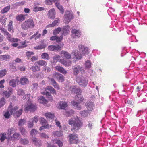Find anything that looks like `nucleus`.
<instances>
[{"mask_svg":"<svg viewBox=\"0 0 147 147\" xmlns=\"http://www.w3.org/2000/svg\"><path fill=\"white\" fill-rule=\"evenodd\" d=\"M68 123L71 126H73V128L71 130L74 133L77 132L82 127L83 124L81 119L78 116L69 119L68 121Z\"/></svg>","mask_w":147,"mask_h":147,"instance_id":"obj_1","label":"nucleus"},{"mask_svg":"<svg viewBox=\"0 0 147 147\" xmlns=\"http://www.w3.org/2000/svg\"><path fill=\"white\" fill-rule=\"evenodd\" d=\"M78 47L80 52L82 54H79L78 53V51L76 50H73L71 53L72 55L74 56L73 58L75 59V61L81 59L82 57V55H84L88 52V48L87 47H85L84 46L82 45H79Z\"/></svg>","mask_w":147,"mask_h":147,"instance_id":"obj_2","label":"nucleus"},{"mask_svg":"<svg viewBox=\"0 0 147 147\" xmlns=\"http://www.w3.org/2000/svg\"><path fill=\"white\" fill-rule=\"evenodd\" d=\"M35 26L33 20L31 18L27 19L21 24L22 28L24 30H27L29 29L32 28Z\"/></svg>","mask_w":147,"mask_h":147,"instance_id":"obj_3","label":"nucleus"},{"mask_svg":"<svg viewBox=\"0 0 147 147\" xmlns=\"http://www.w3.org/2000/svg\"><path fill=\"white\" fill-rule=\"evenodd\" d=\"M11 107V104L8 108V110L10 111L11 114L13 115L15 117H19L22 113V109H20L17 111L16 110L18 109V107L17 106H15L12 108Z\"/></svg>","mask_w":147,"mask_h":147,"instance_id":"obj_4","label":"nucleus"},{"mask_svg":"<svg viewBox=\"0 0 147 147\" xmlns=\"http://www.w3.org/2000/svg\"><path fill=\"white\" fill-rule=\"evenodd\" d=\"M76 82L78 84L81 86L85 87L88 83V80L83 76H78L76 78Z\"/></svg>","mask_w":147,"mask_h":147,"instance_id":"obj_5","label":"nucleus"},{"mask_svg":"<svg viewBox=\"0 0 147 147\" xmlns=\"http://www.w3.org/2000/svg\"><path fill=\"white\" fill-rule=\"evenodd\" d=\"M37 109L36 106L32 103H28L25 106L24 111L26 112H33Z\"/></svg>","mask_w":147,"mask_h":147,"instance_id":"obj_6","label":"nucleus"},{"mask_svg":"<svg viewBox=\"0 0 147 147\" xmlns=\"http://www.w3.org/2000/svg\"><path fill=\"white\" fill-rule=\"evenodd\" d=\"M72 69L74 75H77L79 72L81 74H83L84 72L83 68L79 65L74 66Z\"/></svg>","mask_w":147,"mask_h":147,"instance_id":"obj_7","label":"nucleus"},{"mask_svg":"<svg viewBox=\"0 0 147 147\" xmlns=\"http://www.w3.org/2000/svg\"><path fill=\"white\" fill-rule=\"evenodd\" d=\"M69 141L70 143H76L78 140V138L77 135L76 134H71L69 135Z\"/></svg>","mask_w":147,"mask_h":147,"instance_id":"obj_8","label":"nucleus"},{"mask_svg":"<svg viewBox=\"0 0 147 147\" xmlns=\"http://www.w3.org/2000/svg\"><path fill=\"white\" fill-rule=\"evenodd\" d=\"M65 13L64 16L65 20L68 22L73 19L74 17L72 14L69 11H67Z\"/></svg>","mask_w":147,"mask_h":147,"instance_id":"obj_9","label":"nucleus"},{"mask_svg":"<svg viewBox=\"0 0 147 147\" xmlns=\"http://www.w3.org/2000/svg\"><path fill=\"white\" fill-rule=\"evenodd\" d=\"M54 77L56 78L59 82H62L64 81V77L59 73H55L53 74Z\"/></svg>","mask_w":147,"mask_h":147,"instance_id":"obj_10","label":"nucleus"},{"mask_svg":"<svg viewBox=\"0 0 147 147\" xmlns=\"http://www.w3.org/2000/svg\"><path fill=\"white\" fill-rule=\"evenodd\" d=\"M60 54L62 57H63L65 59H69L71 58V55L67 52L64 50L61 51L60 53Z\"/></svg>","mask_w":147,"mask_h":147,"instance_id":"obj_11","label":"nucleus"},{"mask_svg":"<svg viewBox=\"0 0 147 147\" xmlns=\"http://www.w3.org/2000/svg\"><path fill=\"white\" fill-rule=\"evenodd\" d=\"M58 107L59 109H65L68 107V102H67L60 101L58 103Z\"/></svg>","mask_w":147,"mask_h":147,"instance_id":"obj_12","label":"nucleus"},{"mask_svg":"<svg viewBox=\"0 0 147 147\" xmlns=\"http://www.w3.org/2000/svg\"><path fill=\"white\" fill-rule=\"evenodd\" d=\"M35 65H37L40 67V66H45L47 65V62L45 60H40L36 61L34 63Z\"/></svg>","mask_w":147,"mask_h":147,"instance_id":"obj_13","label":"nucleus"},{"mask_svg":"<svg viewBox=\"0 0 147 147\" xmlns=\"http://www.w3.org/2000/svg\"><path fill=\"white\" fill-rule=\"evenodd\" d=\"M55 10L54 8H52L49 10L47 15L49 18L54 19L55 18Z\"/></svg>","mask_w":147,"mask_h":147,"instance_id":"obj_14","label":"nucleus"},{"mask_svg":"<svg viewBox=\"0 0 147 147\" xmlns=\"http://www.w3.org/2000/svg\"><path fill=\"white\" fill-rule=\"evenodd\" d=\"M70 27L68 25L64 26L62 30L63 34L64 36L67 35L70 32Z\"/></svg>","mask_w":147,"mask_h":147,"instance_id":"obj_15","label":"nucleus"},{"mask_svg":"<svg viewBox=\"0 0 147 147\" xmlns=\"http://www.w3.org/2000/svg\"><path fill=\"white\" fill-rule=\"evenodd\" d=\"M1 32L6 36L8 41H9L12 38L11 35L9 34L4 28L1 29Z\"/></svg>","mask_w":147,"mask_h":147,"instance_id":"obj_16","label":"nucleus"},{"mask_svg":"<svg viewBox=\"0 0 147 147\" xmlns=\"http://www.w3.org/2000/svg\"><path fill=\"white\" fill-rule=\"evenodd\" d=\"M26 15L22 14L17 15L16 17L17 21L21 22L24 20L26 18Z\"/></svg>","mask_w":147,"mask_h":147,"instance_id":"obj_17","label":"nucleus"},{"mask_svg":"<svg viewBox=\"0 0 147 147\" xmlns=\"http://www.w3.org/2000/svg\"><path fill=\"white\" fill-rule=\"evenodd\" d=\"M55 69L62 74L66 75L67 73V72L63 67L59 66H57L55 67Z\"/></svg>","mask_w":147,"mask_h":147,"instance_id":"obj_18","label":"nucleus"},{"mask_svg":"<svg viewBox=\"0 0 147 147\" xmlns=\"http://www.w3.org/2000/svg\"><path fill=\"white\" fill-rule=\"evenodd\" d=\"M71 33L74 35L75 37L78 38L80 36L81 32L79 30L73 29L71 31Z\"/></svg>","mask_w":147,"mask_h":147,"instance_id":"obj_19","label":"nucleus"},{"mask_svg":"<svg viewBox=\"0 0 147 147\" xmlns=\"http://www.w3.org/2000/svg\"><path fill=\"white\" fill-rule=\"evenodd\" d=\"M20 82L22 85H25L28 84L29 81L25 76L22 77L20 79Z\"/></svg>","mask_w":147,"mask_h":147,"instance_id":"obj_20","label":"nucleus"},{"mask_svg":"<svg viewBox=\"0 0 147 147\" xmlns=\"http://www.w3.org/2000/svg\"><path fill=\"white\" fill-rule=\"evenodd\" d=\"M41 43L38 46L34 47V48L35 50H40L45 49L47 46L46 44L43 42V41H41Z\"/></svg>","mask_w":147,"mask_h":147,"instance_id":"obj_21","label":"nucleus"},{"mask_svg":"<svg viewBox=\"0 0 147 147\" xmlns=\"http://www.w3.org/2000/svg\"><path fill=\"white\" fill-rule=\"evenodd\" d=\"M47 91H49L50 92V93H51L53 94H56L55 90L51 86H47L46 88L45 92H48Z\"/></svg>","mask_w":147,"mask_h":147,"instance_id":"obj_22","label":"nucleus"},{"mask_svg":"<svg viewBox=\"0 0 147 147\" xmlns=\"http://www.w3.org/2000/svg\"><path fill=\"white\" fill-rule=\"evenodd\" d=\"M8 91H6L4 92L3 94L6 97L8 98L10 96L13 91V89L11 87L8 88Z\"/></svg>","mask_w":147,"mask_h":147,"instance_id":"obj_23","label":"nucleus"},{"mask_svg":"<svg viewBox=\"0 0 147 147\" xmlns=\"http://www.w3.org/2000/svg\"><path fill=\"white\" fill-rule=\"evenodd\" d=\"M45 9L44 7H38L37 4H35L33 7V10L35 12L44 10Z\"/></svg>","mask_w":147,"mask_h":147,"instance_id":"obj_24","label":"nucleus"},{"mask_svg":"<svg viewBox=\"0 0 147 147\" xmlns=\"http://www.w3.org/2000/svg\"><path fill=\"white\" fill-rule=\"evenodd\" d=\"M59 62L63 65L66 66H69L71 65L72 63L70 61H67L63 59H60Z\"/></svg>","mask_w":147,"mask_h":147,"instance_id":"obj_25","label":"nucleus"},{"mask_svg":"<svg viewBox=\"0 0 147 147\" xmlns=\"http://www.w3.org/2000/svg\"><path fill=\"white\" fill-rule=\"evenodd\" d=\"M44 95L46 96V97L48 100L52 102L53 100V98L51 93L48 92H44Z\"/></svg>","mask_w":147,"mask_h":147,"instance_id":"obj_26","label":"nucleus"},{"mask_svg":"<svg viewBox=\"0 0 147 147\" xmlns=\"http://www.w3.org/2000/svg\"><path fill=\"white\" fill-rule=\"evenodd\" d=\"M41 36V34H39V32L37 31L35 34L30 37V39L31 40L33 38H34L35 40H36L40 38Z\"/></svg>","mask_w":147,"mask_h":147,"instance_id":"obj_27","label":"nucleus"},{"mask_svg":"<svg viewBox=\"0 0 147 147\" xmlns=\"http://www.w3.org/2000/svg\"><path fill=\"white\" fill-rule=\"evenodd\" d=\"M71 103L73 106L75 107V109L78 110H80L81 109V106L79 104L80 103H79L78 102H77L75 101H72L71 102Z\"/></svg>","mask_w":147,"mask_h":147,"instance_id":"obj_28","label":"nucleus"},{"mask_svg":"<svg viewBox=\"0 0 147 147\" xmlns=\"http://www.w3.org/2000/svg\"><path fill=\"white\" fill-rule=\"evenodd\" d=\"M32 140L33 142L36 146H39L41 144V140L36 138H33Z\"/></svg>","mask_w":147,"mask_h":147,"instance_id":"obj_29","label":"nucleus"},{"mask_svg":"<svg viewBox=\"0 0 147 147\" xmlns=\"http://www.w3.org/2000/svg\"><path fill=\"white\" fill-rule=\"evenodd\" d=\"M10 56L8 55H0V60L1 61L7 60L10 58Z\"/></svg>","mask_w":147,"mask_h":147,"instance_id":"obj_30","label":"nucleus"},{"mask_svg":"<svg viewBox=\"0 0 147 147\" xmlns=\"http://www.w3.org/2000/svg\"><path fill=\"white\" fill-rule=\"evenodd\" d=\"M52 141L53 143L57 144L59 147H62L63 146L62 142L59 140L55 139L53 140Z\"/></svg>","mask_w":147,"mask_h":147,"instance_id":"obj_31","label":"nucleus"},{"mask_svg":"<svg viewBox=\"0 0 147 147\" xmlns=\"http://www.w3.org/2000/svg\"><path fill=\"white\" fill-rule=\"evenodd\" d=\"M86 105L89 111H92L94 107V104L93 102H87Z\"/></svg>","mask_w":147,"mask_h":147,"instance_id":"obj_32","label":"nucleus"},{"mask_svg":"<svg viewBox=\"0 0 147 147\" xmlns=\"http://www.w3.org/2000/svg\"><path fill=\"white\" fill-rule=\"evenodd\" d=\"M35 66H32L30 68L33 72H36V71H39L40 70V68L39 66H38L37 65H35Z\"/></svg>","mask_w":147,"mask_h":147,"instance_id":"obj_33","label":"nucleus"},{"mask_svg":"<svg viewBox=\"0 0 147 147\" xmlns=\"http://www.w3.org/2000/svg\"><path fill=\"white\" fill-rule=\"evenodd\" d=\"M8 30L12 33L14 32L13 30V21L12 20L10 21L9 24L7 26Z\"/></svg>","mask_w":147,"mask_h":147,"instance_id":"obj_34","label":"nucleus"},{"mask_svg":"<svg viewBox=\"0 0 147 147\" xmlns=\"http://www.w3.org/2000/svg\"><path fill=\"white\" fill-rule=\"evenodd\" d=\"M75 99L79 103H80L84 100V98L81 94H77L75 97Z\"/></svg>","mask_w":147,"mask_h":147,"instance_id":"obj_35","label":"nucleus"},{"mask_svg":"<svg viewBox=\"0 0 147 147\" xmlns=\"http://www.w3.org/2000/svg\"><path fill=\"white\" fill-rule=\"evenodd\" d=\"M18 82L17 80L13 79L11 80L9 82V84L13 87H15L16 86V83Z\"/></svg>","mask_w":147,"mask_h":147,"instance_id":"obj_36","label":"nucleus"},{"mask_svg":"<svg viewBox=\"0 0 147 147\" xmlns=\"http://www.w3.org/2000/svg\"><path fill=\"white\" fill-rule=\"evenodd\" d=\"M54 137H58L62 136L63 134V132L61 131H54L53 133Z\"/></svg>","mask_w":147,"mask_h":147,"instance_id":"obj_37","label":"nucleus"},{"mask_svg":"<svg viewBox=\"0 0 147 147\" xmlns=\"http://www.w3.org/2000/svg\"><path fill=\"white\" fill-rule=\"evenodd\" d=\"M72 91L74 92L77 94H80L81 91L80 88H77L76 86H73L72 88Z\"/></svg>","mask_w":147,"mask_h":147,"instance_id":"obj_38","label":"nucleus"},{"mask_svg":"<svg viewBox=\"0 0 147 147\" xmlns=\"http://www.w3.org/2000/svg\"><path fill=\"white\" fill-rule=\"evenodd\" d=\"M6 133L5 132L0 134V141L1 142H3L6 139Z\"/></svg>","mask_w":147,"mask_h":147,"instance_id":"obj_39","label":"nucleus"},{"mask_svg":"<svg viewBox=\"0 0 147 147\" xmlns=\"http://www.w3.org/2000/svg\"><path fill=\"white\" fill-rule=\"evenodd\" d=\"M59 21V19L55 20L51 24H49L47 26L46 28H47L49 27H52L55 26L58 23Z\"/></svg>","mask_w":147,"mask_h":147,"instance_id":"obj_40","label":"nucleus"},{"mask_svg":"<svg viewBox=\"0 0 147 147\" xmlns=\"http://www.w3.org/2000/svg\"><path fill=\"white\" fill-rule=\"evenodd\" d=\"M10 9V5L7 6L2 9L1 11V13L2 14L7 13L9 11Z\"/></svg>","mask_w":147,"mask_h":147,"instance_id":"obj_41","label":"nucleus"},{"mask_svg":"<svg viewBox=\"0 0 147 147\" xmlns=\"http://www.w3.org/2000/svg\"><path fill=\"white\" fill-rule=\"evenodd\" d=\"M16 129L14 127H11L9 129L7 130V134L8 135H11L12 134L15 132Z\"/></svg>","mask_w":147,"mask_h":147,"instance_id":"obj_42","label":"nucleus"},{"mask_svg":"<svg viewBox=\"0 0 147 147\" xmlns=\"http://www.w3.org/2000/svg\"><path fill=\"white\" fill-rule=\"evenodd\" d=\"M41 57L42 59H44L48 60L49 59V54L46 53H43L41 55Z\"/></svg>","mask_w":147,"mask_h":147,"instance_id":"obj_43","label":"nucleus"},{"mask_svg":"<svg viewBox=\"0 0 147 147\" xmlns=\"http://www.w3.org/2000/svg\"><path fill=\"white\" fill-rule=\"evenodd\" d=\"M45 115L47 119H53L54 117V115L53 114H51L50 113H46Z\"/></svg>","mask_w":147,"mask_h":147,"instance_id":"obj_44","label":"nucleus"},{"mask_svg":"<svg viewBox=\"0 0 147 147\" xmlns=\"http://www.w3.org/2000/svg\"><path fill=\"white\" fill-rule=\"evenodd\" d=\"M38 102L41 103H45L47 102V100L43 96L40 97L38 99Z\"/></svg>","mask_w":147,"mask_h":147,"instance_id":"obj_45","label":"nucleus"},{"mask_svg":"<svg viewBox=\"0 0 147 147\" xmlns=\"http://www.w3.org/2000/svg\"><path fill=\"white\" fill-rule=\"evenodd\" d=\"M33 120L32 119H30L28 122V126L29 128H31L33 126Z\"/></svg>","mask_w":147,"mask_h":147,"instance_id":"obj_46","label":"nucleus"},{"mask_svg":"<svg viewBox=\"0 0 147 147\" xmlns=\"http://www.w3.org/2000/svg\"><path fill=\"white\" fill-rule=\"evenodd\" d=\"M40 123L42 125H46L47 122L46 119L42 117H40Z\"/></svg>","mask_w":147,"mask_h":147,"instance_id":"obj_47","label":"nucleus"},{"mask_svg":"<svg viewBox=\"0 0 147 147\" xmlns=\"http://www.w3.org/2000/svg\"><path fill=\"white\" fill-rule=\"evenodd\" d=\"M80 113L81 116L83 117H85L86 116H87L88 115V112L85 110L81 111L80 112Z\"/></svg>","mask_w":147,"mask_h":147,"instance_id":"obj_48","label":"nucleus"},{"mask_svg":"<svg viewBox=\"0 0 147 147\" xmlns=\"http://www.w3.org/2000/svg\"><path fill=\"white\" fill-rule=\"evenodd\" d=\"M61 30V28L60 27H58L57 28L55 29L53 32V34L56 35L59 33Z\"/></svg>","mask_w":147,"mask_h":147,"instance_id":"obj_49","label":"nucleus"},{"mask_svg":"<svg viewBox=\"0 0 147 147\" xmlns=\"http://www.w3.org/2000/svg\"><path fill=\"white\" fill-rule=\"evenodd\" d=\"M91 63L89 60H87L85 62V67L87 68H90L91 67Z\"/></svg>","mask_w":147,"mask_h":147,"instance_id":"obj_50","label":"nucleus"},{"mask_svg":"<svg viewBox=\"0 0 147 147\" xmlns=\"http://www.w3.org/2000/svg\"><path fill=\"white\" fill-rule=\"evenodd\" d=\"M7 71L5 69L0 70V78H1L5 76L6 74Z\"/></svg>","mask_w":147,"mask_h":147,"instance_id":"obj_51","label":"nucleus"},{"mask_svg":"<svg viewBox=\"0 0 147 147\" xmlns=\"http://www.w3.org/2000/svg\"><path fill=\"white\" fill-rule=\"evenodd\" d=\"M17 94L20 96H22L25 94V92L22 89H19L17 90Z\"/></svg>","mask_w":147,"mask_h":147,"instance_id":"obj_52","label":"nucleus"},{"mask_svg":"<svg viewBox=\"0 0 147 147\" xmlns=\"http://www.w3.org/2000/svg\"><path fill=\"white\" fill-rule=\"evenodd\" d=\"M20 137V135L19 133H15L13 135L12 138L14 140L18 139Z\"/></svg>","mask_w":147,"mask_h":147,"instance_id":"obj_53","label":"nucleus"},{"mask_svg":"<svg viewBox=\"0 0 147 147\" xmlns=\"http://www.w3.org/2000/svg\"><path fill=\"white\" fill-rule=\"evenodd\" d=\"M20 130L22 135H26L27 133L26 129L22 127H21L20 128Z\"/></svg>","mask_w":147,"mask_h":147,"instance_id":"obj_54","label":"nucleus"},{"mask_svg":"<svg viewBox=\"0 0 147 147\" xmlns=\"http://www.w3.org/2000/svg\"><path fill=\"white\" fill-rule=\"evenodd\" d=\"M5 103V100L4 98L2 97L0 99V107L3 106Z\"/></svg>","mask_w":147,"mask_h":147,"instance_id":"obj_55","label":"nucleus"},{"mask_svg":"<svg viewBox=\"0 0 147 147\" xmlns=\"http://www.w3.org/2000/svg\"><path fill=\"white\" fill-rule=\"evenodd\" d=\"M26 120L25 119H20L18 123V125L19 126H22L24 125L26 122Z\"/></svg>","mask_w":147,"mask_h":147,"instance_id":"obj_56","label":"nucleus"},{"mask_svg":"<svg viewBox=\"0 0 147 147\" xmlns=\"http://www.w3.org/2000/svg\"><path fill=\"white\" fill-rule=\"evenodd\" d=\"M74 114V111L72 110H70L69 111H66L65 115L67 117L70 116Z\"/></svg>","mask_w":147,"mask_h":147,"instance_id":"obj_57","label":"nucleus"},{"mask_svg":"<svg viewBox=\"0 0 147 147\" xmlns=\"http://www.w3.org/2000/svg\"><path fill=\"white\" fill-rule=\"evenodd\" d=\"M20 142L23 144H28L29 142L28 140L26 139H21L20 140Z\"/></svg>","mask_w":147,"mask_h":147,"instance_id":"obj_58","label":"nucleus"},{"mask_svg":"<svg viewBox=\"0 0 147 147\" xmlns=\"http://www.w3.org/2000/svg\"><path fill=\"white\" fill-rule=\"evenodd\" d=\"M51 126L50 125H49V124H47L45 125L42 126L40 127V128L39 130L40 131L42 130L45 128H49L51 127Z\"/></svg>","mask_w":147,"mask_h":147,"instance_id":"obj_59","label":"nucleus"},{"mask_svg":"<svg viewBox=\"0 0 147 147\" xmlns=\"http://www.w3.org/2000/svg\"><path fill=\"white\" fill-rule=\"evenodd\" d=\"M56 7L60 11L61 13L62 14H63L64 12V9H63L62 6L60 4L58 5V6H56Z\"/></svg>","mask_w":147,"mask_h":147,"instance_id":"obj_60","label":"nucleus"},{"mask_svg":"<svg viewBox=\"0 0 147 147\" xmlns=\"http://www.w3.org/2000/svg\"><path fill=\"white\" fill-rule=\"evenodd\" d=\"M38 84L36 83H33L32 85V90H36L38 88Z\"/></svg>","mask_w":147,"mask_h":147,"instance_id":"obj_61","label":"nucleus"},{"mask_svg":"<svg viewBox=\"0 0 147 147\" xmlns=\"http://www.w3.org/2000/svg\"><path fill=\"white\" fill-rule=\"evenodd\" d=\"M62 47L59 45H55V51H60L62 49Z\"/></svg>","mask_w":147,"mask_h":147,"instance_id":"obj_62","label":"nucleus"},{"mask_svg":"<svg viewBox=\"0 0 147 147\" xmlns=\"http://www.w3.org/2000/svg\"><path fill=\"white\" fill-rule=\"evenodd\" d=\"M7 18L5 16H2L0 18V22H1L2 23H3V24H4Z\"/></svg>","mask_w":147,"mask_h":147,"instance_id":"obj_63","label":"nucleus"},{"mask_svg":"<svg viewBox=\"0 0 147 147\" xmlns=\"http://www.w3.org/2000/svg\"><path fill=\"white\" fill-rule=\"evenodd\" d=\"M38 132L35 129H33L30 132V134L32 136H34L37 134Z\"/></svg>","mask_w":147,"mask_h":147,"instance_id":"obj_64","label":"nucleus"}]
</instances>
